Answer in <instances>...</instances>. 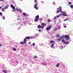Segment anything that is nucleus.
Returning <instances> with one entry per match:
<instances>
[{
    "label": "nucleus",
    "instance_id": "f257e3e1",
    "mask_svg": "<svg viewBox=\"0 0 73 73\" xmlns=\"http://www.w3.org/2000/svg\"><path fill=\"white\" fill-rule=\"evenodd\" d=\"M10 7L11 8H12L13 9L12 10V11H13V12H15V6H14L13 5L11 4V5H10Z\"/></svg>",
    "mask_w": 73,
    "mask_h": 73
},
{
    "label": "nucleus",
    "instance_id": "f03ea898",
    "mask_svg": "<svg viewBox=\"0 0 73 73\" xmlns=\"http://www.w3.org/2000/svg\"><path fill=\"white\" fill-rule=\"evenodd\" d=\"M35 18V21H36V22L38 21L39 20L38 19H39V15H38L37 16H36Z\"/></svg>",
    "mask_w": 73,
    "mask_h": 73
},
{
    "label": "nucleus",
    "instance_id": "7ed1b4c3",
    "mask_svg": "<svg viewBox=\"0 0 73 73\" xmlns=\"http://www.w3.org/2000/svg\"><path fill=\"white\" fill-rule=\"evenodd\" d=\"M51 28H52V26H49L48 27H46V31H49V30H50L51 29Z\"/></svg>",
    "mask_w": 73,
    "mask_h": 73
},
{
    "label": "nucleus",
    "instance_id": "20e7f679",
    "mask_svg": "<svg viewBox=\"0 0 73 73\" xmlns=\"http://www.w3.org/2000/svg\"><path fill=\"white\" fill-rule=\"evenodd\" d=\"M65 40H69V36L68 35L66 36L65 38Z\"/></svg>",
    "mask_w": 73,
    "mask_h": 73
},
{
    "label": "nucleus",
    "instance_id": "39448f33",
    "mask_svg": "<svg viewBox=\"0 0 73 73\" xmlns=\"http://www.w3.org/2000/svg\"><path fill=\"white\" fill-rule=\"evenodd\" d=\"M60 12H62V10H61V8H58L57 9V10L56 13H58V12H60Z\"/></svg>",
    "mask_w": 73,
    "mask_h": 73
},
{
    "label": "nucleus",
    "instance_id": "423d86ee",
    "mask_svg": "<svg viewBox=\"0 0 73 73\" xmlns=\"http://www.w3.org/2000/svg\"><path fill=\"white\" fill-rule=\"evenodd\" d=\"M38 29H43L44 28V26H40L39 25L38 26Z\"/></svg>",
    "mask_w": 73,
    "mask_h": 73
},
{
    "label": "nucleus",
    "instance_id": "0eeeda50",
    "mask_svg": "<svg viewBox=\"0 0 73 73\" xmlns=\"http://www.w3.org/2000/svg\"><path fill=\"white\" fill-rule=\"evenodd\" d=\"M38 5V3H36L34 5V8L35 9H36V8L37 7V6Z\"/></svg>",
    "mask_w": 73,
    "mask_h": 73
},
{
    "label": "nucleus",
    "instance_id": "6e6552de",
    "mask_svg": "<svg viewBox=\"0 0 73 73\" xmlns=\"http://www.w3.org/2000/svg\"><path fill=\"white\" fill-rule=\"evenodd\" d=\"M32 38L31 37H29V36H26L25 38V39H28V40H30V39Z\"/></svg>",
    "mask_w": 73,
    "mask_h": 73
},
{
    "label": "nucleus",
    "instance_id": "1a4fd4ad",
    "mask_svg": "<svg viewBox=\"0 0 73 73\" xmlns=\"http://www.w3.org/2000/svg\"><path fill=\"white\" fill-rule=\"evenodd\" d=\"M27 39L25 38L24 39V43L25 44V43H26V42H27Z\"/></svg>",
    "mask_w": 73,
    "mask_h": 73
},
{
    "label": "nucleus",
    "instance_id": "9d476101",
    "mask_svg": "<svg viewBox=\"0 0 73 73\" xmlns=\"http://www.w3.org/2000/svg\"><path fill=\"white\" fill-rule=\"evenodd\" d=\"M62 16H68V15L66 14V13L62 14Z\"/></svg>",
    "mask_w": 73,
    "mask_h": 73
},
{
    "label": "nucleus",
    "instance_id": "9b49d317",
    "mask_svg": "<svg viewBox=\"0 0 73 73\" xmlns=\"http://www.w3.org/2000/svg\"><path fill=\"white\" fill-rule=\"evenodd\" d=\"M56 38H58V37H60V36H59V35L57 34L56 35Z\"/></svg>",
    "mask_w": 73,
    "mask_h": 73
},
{
    "label": "nucleus",
    "instance_id": "f8f14e48",
    "mask_svg": "<svg viewBox=\"0 0 73 73\" xmlns=\"http://www.w3.org/2000/svg\"><path fill=\"white\" fill-rule=\"evenodd\" d=\"M8 7L9 6L8 5L6 6L5 7L4 9H7L8 8Z\"/></svg>",
    "mask_w": 73,
    "mask_h": 73
},
{
    "label": "nucleus",
    "instance_id": "ddd939ff",
    "mask_svg": "<svg viewBox=\"0 0 73 73\" xmlns=\"http://www.w3.org/2000/svg\"><path fill=\"white\" fill-rule=\"evenodd\" d=\"M41 25L42 26H46V24H44V23H43Z\"/></svg>",
    "mask_w": 73,
    "mask_h": 73
},
{
    "label": "nucleus",
    "instance_id": "4468645a",
    "mask_svg": "<svg viewBox=\"0 0 73 73\" xmlns=\"http://www.w3.org/2000/svg\"><path fill=\"white\" fill-rule=\"evenodd\" d=\"M62 42H63V43H64V44H65V40H64V39H62Z\"/></svg>",
    "mask_w": 73,
    "mask_h": 73
},
{
    "label": "nucleus",
    "instance_id": "2eb2a0df",
    "mask_svg": "<svg viewBox=\"0 0 73 73\" xmlns=\"http://www.w3.org/2000/svg\"><path fill=\"white\" fill-rule=\"evenodd\" d=\"M61 16V14H59L57 16V18L60 17V16Z\"/></svg>",
    "mask_w": 73,
    "mask_h": 73
},
{
    "label": "nucleus",
    "instance_id": "dca6fc26",
    "mask_svg": "<svg viewBox=\"0 0 73 73\" xmlns=\"http://www.w3.org/2000/svg\"><path fill=\"white\" fill-rule=\"evenodd\" d=\"M69 43V42H65V43H64V44H68Z\"/></svg>",
    "mask_w": 73,
    "mask_h": 73
},
{
    "label": "nucleus",
    "instance_id": "f3484780",
    "mask_svg": "<svg viewBox=\"0 0 73 73\" xmlns=\"http://www.w3.org/2000/svg\"><path fill=\"white\" fill-rule=\"evenodd\" d=\"M3 72H4V73H7V71H6V70H3Z\"/></svg>",
    "mask_w": 73,
    "mask_h": 73
},
{
    "label": "nucleus",
    "instance_id": "a211bd4d",
    "mask_svg": "<svg viewBox=\"0 0 73 73\" xmlns=\"http://www.w3.org/2000/svg\"><path fill=\"white\" fill-rule=\"evenodd\" d=\"M53 45H54V44H52L51 45V48H53L54 46Z\"/></svg>",
    "mask_w": 73,
    "mask_h": 73
},
{
    "label": "nucleus",
    "instance_id": "6ab92c4d",
    "mask_svg": "<svg viewBox=\"0 0 73 73\" xmlns=\"http://www.w3.org/2000/svg\"><path fill=\"white\" fill-rule=\"evenodd\" d=\"M59 38H58V41H61V36H60Z\"/></svg>",
    "mask_w": 73,
    "mask_h": 73
},
{
    "label": "nucleus",
    "instance_id": "aec40b11",
    "mask_svg": "<svg viewBox=\"0 0 73 73\" xmlns=\"http://www.w3.org/2000/svg\"><path fill=\"white\" fill-rule=\"evenodd\" d=\"M59 65H60V64H59V63H57L56 64V67H58V66H59Z\"/></svg>",
    "mask_w": 73,
    "mask_h": 73
},
{
    "label": "nucleus",
    "instance_id": "412c9836",
    "mask_svg": "<svg viewBox=\"0 0 73 73\" xmlns=\"http://www.w3.org/2000/svg\"><path fill=\"white\" fill-rule=\"evenodd\" d=\"M70 7L72 9H73V5H70Z\"/></svg>",
    "mask_w": 73,
    "mask_h": 73
},
{
    "label": "nucleus",
    "instance_id": "4be33fe9",
    "mask_svg": "<svg viewBox=\"0 0 73 73\" xmlns=\"http://www.w3.org/2000/svg\"><path fill=\"white\" fill-rule=\"evenodd\" d=\"M20 44H21V45H23V44H25V43L24 42H20Z\"/></svg>",
    "mask_w": 73,
    "mask_h": 73
},
{
    "label": "nucleus",
    "instance_id": "5701e85b",
    "mask_svg": "<svg viewBox=\"0 0 73 73\" xmlns=\"http://www.w3.org/2000/svg\"><path fill=\"white\" fill-rule=\"evenodd\" d=\"M19 11L21 13H22L23 12V11H22V10H21V9H19Z\"/></svg>",
    "mask_w": 73,
    "mask_h": 73
},
{
    "label": "nucleus",
    "instance_id": "b1692460",
    "mask_svg": "<svg viewBox=\"0 0 73 73\" xmlns=\"http://www.w3.org/2000/svg\"><path fill=\"white\" fill-rule=\"evenodd\" d=\"M17 50L16 49V48H15V47H14L13 48V50L14 51H16Z\"/></svg>",
    "mask_w": 73,
    "mask_h": 73
},
{
    "label": "nucleus",
    "instance_id": "393cba45",
    "mask_svg": "<svg viewBox=\"0 0 73 73\" xmlns=\"http://www.w3.org/2000/svg\"><path fill=\"white\" fill-rule=\"evenodd\" d=\"M20 9H19V8H16V11H19V10Z\"/></svg>",
    "mask_w": 73,
    "mask_h": 73
},
{
    "label": "nucleus",
    "instance_id": "a878e982",
    "mask_svg": "<svg viewBox=\"0 0 73 73\" xmlns=\"http://www.w3.org/2000/svg\"><path fill=\"white\" fill-rule=\"evenodd\" d=\"M23 15H24V16H27V15L26 14V13H23Z\"/></svg>",
    "mask_w": 73,
    "mask_h": 73
},
{
    "label": "nucleus",
    "instance_id": "bb28decb",
    "mask_svg": "<svg viewBox=\"0 0 73 73\" xmlns=\"http://www.w3.org/2000/svg\"><path fill=\"white\" fill-rule=\"evenodd\" d=\"M48 22V23H49V22H51V21L50 19H48L47 20Z\"/></svg>",
    "mask_w": 73,
    "mask_h": 73
},
{
    "label": "nucleus",
    "instance_id": "cd10ccee",
    "mask_svg": "<svg viewBox=\"0 0 73 73\" xmlns=\"http://www.w3.org/2000/svg\"><path fill=\"white\" fill-rule=\"evenodd\" d=\"M64 38V36H62L61 37V39H63V38Z\"/></svg>",
    "mask_w": 73,
    "mask_h": 73
},
{
    "label": "nucleus",
    "instance_id": "c85d7f7f",
    "mask_svg": "<svg viewBox=\"0 0 73 73\" xmlns=\"http://www.w3.org/2000/svg\"><path fill=\"white\" fill-rule=\"evenodd\" d=\"M53 42H54V41L53 40H52L50 41V43H53Z\"/></svg>",
    "mask_w": 73,
    "mask_h": 73
},
{
    "label": "nucleus",
    "instance_id": "c756f323",
    "mask_svg": "<svg viewBox=\"0 0 73 73\" xmlns=\"http://www.w3.org/2000/svg\"><path fill=\"white\" fill-rule=\"evenodd\" d=\"M54 31H57V28L55 27L54 28Z\"/></svg>",
    "mask_w": 73,
    "mask_h": 73
},
{
    "label": "nucleus",
    "instance_id": "7c9ffc66",
    "mask_svg": "<svg viewBox=\"0 0 73 73\" xmlns=\"http://www.w3.org/2000/svg\"><path fill=\"white\" fill-rule=\"evenodd\" d=\"M34 58H37V56L36 55H35L34 56Z\"/></svg>",
    "mask_w": 73,
    "mask_h": 73
},
{
    "label": "nucleus",
    "instance_id": "2f4dec72",
    "mask_svg": "<svg viewBox=\"0 0 73 73\" xmlns=\"http://www.w3.org/2000/svg\"><path fill=\"white\" fill-rule=\"evenodd\" d=\"M61 13H62L63 14H64V13H66L65 12H64L62 11H61Z\"/></svg>",
    "mask_w": 73,
    "mask_h": 73
},
{
    "label": "nucleus",
    "instance_id": "473e14b6",
    "mask_svg": "<svg viewBox=\"0 0 73 73\" xmlns=\"http://www.w3.org/2000/svg\"><path fill=\"white\" fill-rule=\"evenodd\" d=\"M3 15V14L2 13V12H0V16H2Z\"/></svg>",
    "mask_w": 73,
    "mask_h": 73
},
{
    "label": "nucleus",
    "instance_id": "72a5a7b5",
    "mask_svg": "<svg viewBox=\"0 0 73 73\" xmlns=\"http://www.w3.org/2000/svg\"><path fill=\"white\" fill-rule=\"evenodd\" d=\"M2 19H3V20H5V17H3Z\"/></svg>",
    "mask_w": 73,
    "mask_h": 73
},
{
    "label": "nucleus",
    "instance_id": "f704fd0d",
    "mask_svg": "<svg viewBox=\"0 0 73 73\" xmlns=\"http://www.w3.org/2000/svg\"><path fill=\"white\" fill-rule=\"evenodd\" d=\"M2 10L3 12L5 11V10H4V9L3 8L2 9Z\"/></svg>",
    "mask_w": 73,
    "mask_h": 73
},
{
    "label": "nucleus",
    "instance_id": "c9c22d12",
    "mask_svg": "<svg viewBox=\"0 0 73 73\" xmlns=\"http://www.w3.org/2000/svg\"><path fill=\"white\" fill-rule=\"evenodd\" d=\"M69 4H72V2H70L68 3Z\"/></svg>",
    "mask_w": 73,
    "mask_h": 73
},
{
    "label": "nucleus",
    "instance_id": "e433bc0d",
    "mask_svg": "<svg viewBox=\"0 0 73 73\" xmlns=\"http://www.w3.org/2000/svg\"><path fill=\"white\" fill-rule=\"evenodd\" d=\"M68 20V19H65L64 21H66Z\"/></svg>",
    "mask_w": 73,
    "mask_h": 73
},
{
    "label": "nucleus",
    "instance_id": "4c0bfd02",
    "mask_svg": "<svg viewBox=\"0 0 73 73\" xmlns=\"http://www.w3.org/2000/svg\"><path fill=\"white\" fill-rule=\"evenodd\" d=\"M35 3H37V0H34Z\"/></svg>",
    "mask_w": 73,
    "mask_h": 73
},
{
    "label": "nucleus",
    "instance_id": "58836bf2",
    "mask_svg": "<svg viewBox=\"0 0 73 73\" xmlns=\"http://www.w3.org/2000/svg\"><path fill=\"white\" fill-rule=\"evenodd\" d=\"M39 20H40V21H42V19L40 18L39 19Z\"/></svg>",
    "mask_w": 73,
    "mask_h": 73
},
{
    "label": "nucleus",
    "instance_id": "ea45409f",
    "mask_svg": "<svg viewBox=\"0 0 73 73\" xmlns=\"http://www.w3.org/2000/svg\"><path fill=\"white\" fill-rule=\"evenodd\" d=\"M35 45V43H33V46H34V45Z\"/></svg>",
    "mask_w": 73,
    "mask_h": 73
},
{
    "label": "nucleus",
    "instance_id": "a19ab883",
    "mask_svg": "<svg viewBox=\"0 0 73 73\" xmlns=\"http://www.w3.org/2000/svg\"><path fill=\"white\" fill-rule=\"evenodd\" d=\"M64 28H66V25L64 26Z\"/></svg>",
    "mask_w": 73,
    "mask_h": 73
},
{
    "label": "nucleus",
    "instance_id": "79ce46f5",
    "mask_svg": "<svg viewBox=\"0 0 73 73\" xmlns=\"http://www.w3.org/2000/svg\"><path fill=\"white\" fill-rule=\"evenodd\" d=\"M31 42H29V44H31Z\"/></svg>",
    "mask_w": 73,
    "mask_h": 73
},
{
    "label": "nucleus",
    "instance_id": "37998d69",
    "mask_svg": "<svg viewBox=\"0 0 73 73\" xmlns=\"http://www.w3.org/2000/svg\"><path fill=\"white\" fill-rule=\"evenodd\" d=\"M36 9L37 10H38V7H36Z\"/></svg>",
    "mask_w": 73,
    "mask_h": 73
},
{
    "label": "nucleus",
    "instance_id": "c03bdc74",
    "mask_svg": "<svg viewBox=\"0 0 73 73\" xmlns=\"http://www.w3.org/2000/svg\"><path fill=\"white\" fill-rule=\"evenodd\" d=\"M41 30L40 29H39L38 30V31L39 32H41Z\"/></svg>",
    "mask_w": 73,
    "mask_h": 73
},
{
    "label": "nucleus",
    "instance_id": "a18cd8bd",
    "mask_svg": "<svg viewBox=\"0 0 73 73\" xmlns=\"http://www.w3.org/2000/svg\"><path fill=\"white\" fill-rule=\"evenodd\" d=\"M2 46V45L1 44H0V47H1Z\"/></svg>",
    "mask_w": 73,
    "mask_h": 73
},
{
    "label": "nucleus",
    "instance_id": "49530a36",
    "mask_svg": "<svg viewBox=\"0 0 73 73\" xmlns=\"http://www.w3.org/2000/svg\"><path fill=\"white\" fill-rule=\"evenodd\" d=\"M54 24H56V21H54Z\"/></svg>",
    "mask_w": 73,
    "mask_h": 73
},
{
    "label": "nucleus",
    "instance_id": "de8ad7c7",
    "mask_svg": "<svg viewBox=\"0 0 73 73\" xmlns=\"http://www.w3.org/2000/svg\"><path fill=\"white\" fill-rule=\"evenodd\" d=\"M0 1H3V0H0Z\"/></svg>",
    "mask_w": 73,
    "mask_h": 73
},
{
    "label": "nucleus",
    "instance_id": "09e8293b",
    "mask_svg": "<svg viewBox=\"0 0 73 73\" xmlns=\"http://www.w3.org/2000/svg\"><path fill=\"white\" fill-rule=\"evenodd\" d=\"M54 19H56V17H54Z\"/></svg>",
    "mask_w": 73,
    "mask_h": 73
},
{
    "label": "nucleus",
    "instance_id": "8fccbe9b",
    "mask_svg": "<svg viewBox=\"0 0 73 73\" xmlns=\"http://www.w3.org/2000/svg\"><path fill=\"white\" fill-rule=\"evenodd\" d=\"M1 7H0V9H1Z\"/></svg>",
    "mask_w": 73,
    "mask_h": 73
},
{
    "label": "nucleus",
    "instance_id": "3c124183",
    "mask_svg": "<svg viewBox=\"0 0 73 73\" xmlns=\"http://www.w3.org/2000/svg\"><path fill=\"white\" fill-rule=\"evenodd\" d=\"M36 36H37V35H38V34H36Z\"/></svg>",
    "mask_w": 73,
    "mask_h": 73
},
{
    "label": "nucleus",
    "instance_id": "603ef678",
    "mask_svg": "<svg viewBox=\"0 0 73 73\" xmlns=\"http://www.w3.org/2000/svg\"><path fill=\"white\" fill-rule=\"evenodd\" d=\"M16 63H17H17H18V62H16Z\"/></svg>",
    "mask_w": 73,
    "mask_h": 73
},
{
    "label": "nucleus",
    "instance_id": "864d4df0",
    "mask_svg": "<svg viewBox=\"0 0 73 73\" xmlns=\"http://www.w3.org/2000/svg\"><path fill=\"white\" fill-rule=\"evenodd\" d=\"M20 1H23V0H20Z\"/></svg>",
    "mask_w": 73,
    "mask_h": 73
},
{
    "label": "nucleus",
    "instance_id": "5fc2aeb1",
    "mask_svg": "<svg viewBox=\"0 0 73 73\" xmlns=\"http://www.w3.org/2000/svg\"><path fill=\"white\" fill-rule=\"evenodd\" d=\"M59 29H60V27H59Z\"/></svg>",
    "mask_w": 73,
    "mask_h": 73
}]
</instances>
